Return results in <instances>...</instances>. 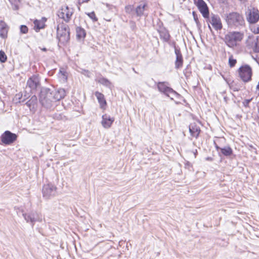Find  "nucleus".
Returning a JSON list of instances; mask_svg holds the SVG:
<instances>
[{"instance_id":"nucleus-34","label":"nucleus","mask_w":259,"mask_h":259,"mask_svg":"<svg viewBox=\"0 0 259 259\" xmlns=\"http://www.w3.org/2000/svg\"><path fill=\"white\" fill-rule=\"evenodd\" d=\"M252 100V99H246L243 102V104L245 107H248L249 103Z\"/></svg>"},{"instance_id":"nucleus-30","label":"nucleus","mask_w":259,"mask_h":259,"mask_svg":"<svg viewBox=\"0 0 259 259\" xmlns=\"http://www.w3.org/2000/svg\"><path fill=\"white\" fill-rule=\"evenodd\" d=\"M125 11L126 13L131 14L134 11V7L132 5H127L125 7Z\"/></svg>"},{"instance_id":"nucleus-11","label":"nucleus","mask_w":259,"mask_h":259,"mask_svg":"<svg viewBox=\"0 0 259 259\" xmlns=\"http://www.w3.org/2000/svg\"><path fill=\"white\" fill-rule=\"evenodd\" d=\"M209 22L215 30H220L222 29L223 25L222 21L218 15L212 14L209 18Z\"/></svg>"},{"instance_id":"nucleus-24","label":"nucleus","mask_w":259,"mask_h":259,"mask_svg":"<svg viewBox=\"0 0 259 259\" xmlns=\"http://www.w3.org/2000/svg\"><path fill=\"white\" fill-rule=\"evenodd\" d=\"M222 153L225 156H228L232 154V151L230 147H224L221 149Z\"/></svg>"},{"instance_id":"nucleus-41","label":"nucleus","mask_w":259,"mask_h":259,"mask_svg":"<svg viewBox=\"0 0 259 259\" xmlns=\"http://www.w3.org/2000/svg\"><path fill=\"white\" fill-rule=\"evenodd\" d=\"M256 33H259V26L257 28V32H256Z\"/></svg>"},{"instance_id":"nucleus-36","label":"nucleus","mask_w":259,"mask_h":259,"mask_svg":"<svg viewBox=\"0 0 259 259\" xmlns=\"http://www.w3.org/2000/svg\"><path fill=\"white\" fill-rule=\"evenodd\" d=\"M195 23H196V25H197V28H198V29H200V28H201V24H200V22H199V20H198L197 21H195Z\"/></svg>"},{"instance_id":"nucleus-32","label":"nucleus","mask_w":259,"mask_h":259,"mask_svg":"<svg viewBox=\"0 0 259 259\" xmlns=\"http://www.w3.org/2000/svg\"><path fill=\"white\" fill-rule=\"evenodd\" d=\"M229 63L231 67H233L235 66L236 63V60L233 58V57H230L229 59Z\"/></svg>"},{"instance_id":"nucleus-9","label":"nucleus","mask_w":259,"mask_h":259,"mask_svg":"<svg viewBox=\"0 0 259 259\" xmlns=\"http://www.w3.org/2000/svg\"><path fill=\"white\" fill-rule=\"evenodd\" d=\"M246 14L247 20L250 23H255L259 19L258 11L254 8L248 9Z\"/></svg>"},{"instance_id":"nucleus-33","label":"nucleus","mask_w":259,"mask_h":259,"mask_svg":"<svg viewBox=\"0 0 259 259\" xmlns=\"http://www.w3.org/2000/svg\"><path fill=\"white\" fill-rule=\"evenodd\" d=\"M81 73L88 77H91V72L88 70H83L81 71Z\"/></svg>"},{"instance_id":"nucleus-7","label":"nucleus","mask_w":259,"mask_h":259,"mask_svg":"<svg viewBox=\"0 0 259 259\" xmlns=\"http://www.w3.org/2000/svg\"><path fill=\"white\" fill-rule=\"evenodd\" d=\"M168 85L169 83L167 82H158L157 84L158 90L160 92L172 99L171 95L172 96L177 95V93Z\"/></svg>"},{"instance_id":"nucleus-15","label":"nucleus","mask_w":259,"mask_h":259,"mask_svg":"<svg viewBox=\"0 0 259 259\" xmlns=\"http://www.w3.org/2000/svg\"><path fill=\"white\" fill-rule=\"evenodd\" d=\"M114 120L113 117H111L109 115L104 114L102 116L101 121L102 125L105 128H109Z\"/></svg>"},{"instance_id":"nucleus-28","label":"nucleus","mask_w":259,"mask_h":259,"mask_svg":"<svg viewBox=\"0 0 259 259\" xmlns=\"http://www.w3.org/2000/svg\"><path fill=\"white\" fill-rule=\"evenodd\" d=\"M7 59V56L6 55L4 52L0 51V61L2 63H4L6 61Z\"/></svg>"},{"instance_id":"nucleus-29","label":"nucleus","mask_w":259,"mask_h":259,"mask_svg":"<svg viewBox=\"0 0 259 259\" xmlns=\"http://www.w3.org/2000/svg\"><path fill=\"white\" fill-rule=\"evenodd\" d=\"M86 14L93 20L94 22H96L98 20V18L96 16L95 13L94 12H92L91 13H86Z\"/></svg>"},{"instance_id":"nucleus-22","label":"nucleus","mask_w":259,"mask_h":259,"mask_svg":"<svg viewBox=\"0 0 259 259\" xmlns=\"http://www.w3.org/2000/svg\"><path fill=\"white\" fill-rule=\"evenodd\" d=\"M0 36L2 38H5L7 36L8 30L7 25L4 22L2 21L0 22Z\"/></svg>"},{"instance_id":"nucleus-27","label":"nucleus","mask_w":259,"mask_h":259,"mask_svg":"<svg viewBox=\"0 0 259 259\" xmlns=\"http://www.w3.org/2000/svg\"><path fill=\"white\" fill-rule=\"evenodd\" d=\"M253 51L255 53H259V36L257 37L253 47Z\"/></svg>"},{"instance_id":"nucleus-23","label":"nucleus","mask_w":259,"mask_h":259,"mask_svg":"<svg viewBox=\"0 0 259 259\" xmlns=\"http://www.w3.org/2000/svg\"><path fill=\"white\" fill-rule=\"evenodd\" d=\"M96 81L108 88H110L111 86V82L108 79L103 77L97 78Z\"/></svg>"},{"instance_id":"nucleus-45","label":"nucleus","mask_w":259,"mask_h":259,"mask_svg":"<svg viewBox=\"0 0 259 259\" xmlns=\"http://www.w3.org/2000/svg\"><path fill=\"white\" fill-rule=\"evenodd\" d=\"M217 149H219V147L217 146Z\"/></svg>"},{"instance_id":"nucleus-43","label":"nucleus","mask_w":259,"mask_h":259,"mask_svg":"<svg viewBox=\"0 0 259 259\" xmlns=\"http://www.w3.org/2000/svg\"><path fill=\"white\" fill-rule=\"evenodd\" d=\"M42 50L44 51H46L47 50V49L46 48H43V49H42Z\"/></svg>"},{"instance_id":"nucleus-35","label":"nucleus","mask_w":259,"mask_h":259,"mask_svg":"<svg viewBox=\"0 0 259 259\" xmlns=\"http://www.w3.org/2000/svg\"><path fill=\"white\" fill-rule=\"evenodd\" d=\"M193 16L195 22L198 20L197 15L195 14L194 12H193Z\"/></svg>"},{"instance_id":"nucleus-31","label":"nucleus","mask_w":259,"mask_h":259,"mask_svg":"<svg viewBox=\"0 0 259 259\" xmlns=\"http://www.w3.org/2000/svg\"><path fill=\"white\" fill-rule=\"evenodd\" d=\"M20 32L22 34H26L28 32V29L25 25H22L20 27Z\"/></svg>"},{"instance_id":"nucleus-1","label":"nucleus","mask_w":259,"mask_h":259,"mask_svg":"<svg viewBox=\"0 0 259 259\" xmlns=\"http://www.w3.org/2000/svg\"><path fill=\"white\" fill-rule=\"evenodd\" d=\"M225 20L229 26L232 28H237L244 24L243 16L237 12H232L225 15Z\"/></svg>"},{"instance_id":"nucleus-3","label":"nucleus","mask_w":259,"mask_h":259,"mask_svg":"<svg viewBox=\"0 0 259 259\" xmlns=\"http://www.w3.org/2000/svg\"><path fill=\"white\" fill-rule=\"evenodd\" d=\"M69 28L67 25L60 24L57 27V38L59 44L65 45L68 42L70 39Z\"/></svg>"},{"instance_id":"nucleus-25","label":"nucleus","mask_w":259,"mask_h":259,"mask_svg":"<svg viewBox=\"0 0 259 259\" xmlns=\"http://www.w3.org/2000/svg\"><path fill=\"white\" fill-rule=\"evenodd\" d=\"M11 4L12 9L14 10H17L19 8V4L20 3V0H9Z\"/></svg>"},{"instance_id":"nucleus-26","label":"nucleus","mask_w":259,"mask_h":259,"mask_svg":"<svg viewBox=\"0 0 259 259\" xmlns=\"http://www.w3.org/2000/svg\"><path fill=\"white\" fill-rule=\"evenodd\" d=\"M59 77L64 81H66L67 79L66 72L63 70H60L59 73Z\"/></svg>"},{"instance_id":"nucleus-8","label":"nucleus","mask_w":259,"mask_h":259,"mask_svg":"<svg viewBox=\"0 0 259 259\" xmlns=\"http://www.w3.org/2000/svg\"><path fill=\"white\" fill-rule=\"evenodd\" d=\"M17 138V135L9 131H5L1 136L2 142L6 145H10L13 143Z\"/></svg>"},{"instance_id":"nucleus-18","label":"nucleus","mask_w":259,"mask_h":259,"mask_svg":"<svg viewBox=\"0 0 259 259\" xmlns=\"http://www.w3.org/2000/svg\"><path fill=\"white\" fill-rule=\"evenodd\" d=\"M160 37L164 42H168L170 39V35L168 31L165 28H161L158 30Z\"/></svg>"},{"instance_id":"nucleus-5","label":"nucleus","mask_w":259,"mask_h":259,"mask_svg":"<svg viewBox=\"0 0 259 259\" xmlns=\"http://www.w3.org/2000/svg\"><path fill=\"white\" fill-rule=\"evenodd\" d=\"M239 77L245 82L249 81L251 79L252 75L251 67L247 64L241 66L238 69Z\"/></svg>"},{"instance_id":"nucleus-38","label":"nucleus","mask_w":259,"mask_h":259,"mask_svg":"<svg viewBox=\"0 0 259 259\" xmlns=\"http://www.w3.org/2000/svg\"><path fill=\"white\" fill-rule=\"evenodd\" d=\"M31 100L32 101V102H36L37 101L36 97L35 96H33V97H32Z\"/></svg>"},{"instance_id":"nucleus-42","label":"nucleus","mask_w":259,"mask_h":259,"mask_svg":"<svg viewBox=\"0 0 259 259\" xmlns=\"http://www.w3.org/2000/svg\"><path fill=\"white\" fill-rule=\"evenodd\" d=\"M208 28H209V30H210L211 31H212V29H211V28L210 26L209 25V24H208Z\"/></svg>"},{"instance_id":"nucleus-21","label":"nucleus","mask_w":259,"mask_h":259,"mask_svg":"<svg viewBox=\"0 0 259 259\" xmlns=\"http://www.w3.org/2000/svg\"><path fill=\"white\" fill-rule=\"evenodd\" d=\"M76 32L77 39L80 41L83 40L86 36L85 30L80 27H77L76 28Z\"/></svg>"},{"instance_id":"nucleus-44","label":"nucleus","mask_w":259,"mask_h":259,"mask_svg":"<svg viewBox=\"0 0 259 259\" xmlns=\"http://www.w3.org/2000/svg\"><path fill=\"white\" fill-rule=\"evenodd\" d=\"M133 71H134L135 73H137V72L136 71V70H135V69H134V68H133Z\"/></svg>"},{"instance_id":"nucleus-19","label":"nucleus","mask_w":259,"mask_h":259,"mask_svg":"<svg viewBox=\"0 0 259 259\" xmlns=\"http://www.w3.org/2000/svg\"><path fill=\"white\" fill-rule=\"evenodd\" d=\"M95 95L98 99L99 103L100 104V107L102 109H104L107 104L104 95L99 92H96Z\"/></svg>"},{"instance_id":"nucleus-37","label":"nucleus","mask_w":259,"mask_h":259,"mask_svg":"<svg viewBox=\"0 0 259 259\" xmlns=\"http://www.w3.org/2000/svg\"><path fill=\"white\" fill-rule=\"evenodd\" d=\"M89 1V0H78V3L79 4H82V3H87Z\"/></svg>"},{"instance_id":"nucleus-12","label":"nucleus","mask_w":259,"mask_h":259,"mask_svg":"<svg viewBox=\"0 0 259 259\" xmlns=\"http://www.w3.org/2000/svg\"><path fill=\"white\" fill-rule=\"evenodd\" d=\"M148 5L145 2H141L135 9V13L138 17L145 15V12L147 10Z\"/></svg>"},{"instance_id":"nucleus-10","label":"nucleus","mask_w":259,"mask_h":259,"mask_svg":"<svg viewBox=\"0 0 259 259\" xmlns=\"http://www.w3.org/2000/svg\"><path fill=\"white\" fill-rule=\"evenodd\" d=\"M195 5L205 18L209 17V11L208 7L203 0H194Z\"/></svg>"},{"instance_id":"nucleus-14","label":"nucleus","mask_w":259,"mask_h":259,"mask_svg":"<svg viewBox=\"0 0 259 259\" xmlns=\"http://www.w3.org/2000/svg\"><path fill=\"white\" fill-rule=\"evenodd\" d=\"M175 54L176 55V60L175 61V68L176 69L180 68L183 66V59L181 51L179 49L175 48Z\"/></svg>"},{"instance_id":"nucleus-40","label":"nucleus","mask_w":259,"mask_h":259,"mask_svg":"<svg viewBox=\"0 0 259 259\" xmlns=\"http://www.w3.org/2000/svg\"><path fill=\"white\" fill-rule=\"evenodd\" d=\"M256 89L259 90V81H258V84L256 86Z\"/></svg>"},{"instance_id":"nucleus-20","label":"nucleus","mask_w":259,"mask_h":259,"mask_svg":"<svg viewBox=\"0 0 259 259\" xmlns=\"http://www.w3.org/2000/svg\"><path fill=\"white\" fill-rule=\"evenodd\" d=\"M53 93L55 101L61 100L66 95L65 91L63 89H59L57 91H53Z\"/></svg>"},{"instance_id":"nucleus-2","label":"nucleus","mask_w":259,"mask_h":259,"mask_svg":"<svg viewBox=\"0 0 259 259\" xmlns=\"http://www.w3.org/2000/svg\"><path fill=\"white\" fill-rule=\"evenodd\" d=\"M244 34L239 31L229 32L225 35L224 40L226 45L230 48L236 47L243 39Z\"/></svg>"},{"instance_id":"nucleus-39","label":"nucleus","mask_w":259,"mask_h":259,"mask_svg":"<svg viewBox=\"0 0 259 259\" xmlns=\"http://www.w3.org/2000/svg\"><path fill=\"white\" fill-rule=\"evenodd\" d=\"M233 90L234 91H238L239 90V89L238 88H233Z\"/></svg>"},{"instance_id":"nucleus-13","label":"nucleus","mask_w":259,"mask_h":259,"mask_svg":"<svg viewBox=\"0 0 259 259\" xmlns=\"http://www.w3.org/2000/svg\"><path fill=\"white\" fill-rule=\"evenodd\" d=\"M27 85L31 89L34 90L39 84V79L37 75H33L30 77L27 82Z\"/></svg>"},{"instance_id":"nucleus-4","label":"nucleus","mask_w":259,"mask_h":259,"mask_svg":"<svg viewBox=\"0 0 259 259\" xmlns=\"http://www.w3.org/2000/svg\"><path fill=\"white\" fill-rule=\"evenodd\" d=\"M39 101L42 106L49 108L52 102L55 101L53 91L49 89L41 90L40 94Z\"/></svg>"},{"instance_id":"nucleus-16","label":"nucleus","mask_w":259,"mask_h":259,"mask_svg":"<svg viewBox=\"0 0 259 259\" xmlns=\"http://www.w3.org/2000/svg\"><path fill=\"white\" fill-rule=\"evenodd\" d=\"M189 131L192 136L197 138L200 132L199 124L195 122L191 123L189 125Z\"/></svg>"},{"instance_id":"nucleus-6","label":"nucleus","mask_w":259,"mask_h":259,"mask_svg":"<svg viewBox=\"0 0 259 259\" xmlns=\"http://www.w3.org/2000/svg\"><path fill=\"white\" fill-rule=\"evenodd\" d=\"M73 14V10L72 8L67 6H62L58 12V17L62 19L66 22H69Z\"/></svg>"},{"instance_id":"nucleus-17","label":"nucleus","mask_w":259,"mask_h":259,"mask_svg":"<svg viewBox=\"0 0 259 259\" xmlns=\"http://www.w3.org/2000/svg\"><path fill=\"white\" fill-rule=\"evenodd\" d=\"M46 19L45 18H42L40 20H35L34 21V29L36 32H38L40 29H42L45 27V22Z\"/></svg>"}]
</instances>
